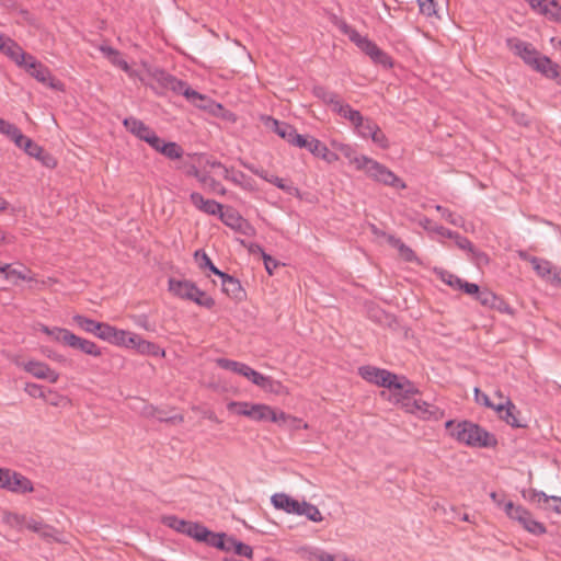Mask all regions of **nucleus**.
<instances>
[{
    "label": "nucleus",
    "instance_id": "1",
    "mask_svg": "<svg viewBox=\"0 0 561 561\" xmlns=\"http://www.w3.org/2000/svg\"><path fill=\"white\" fill-rule=\"evenodd\" d=\"M445 428L450 438L471 448H491L497 444L493 434L470 421L450 420Z\"/></svg>",
    "mask_w": 561,
    "mask_h": 561
},
{
    "label": "nucleus",
    "instance_id": "2",
    "mask_svg": "<svg viewBox=\"0 0 561 561\" xmlns=\"http://www.w3.org/2000/svg\"><path fill=\"white\" fill-rule=\"evenodd\" d=\"M194 176L214 192H222L221 185L215 180V176L224 178L244 188H252L251 179L241 171L228 169L222 163L214 159H206L203 169L194 168Z\"/></svg>",
    "mask_w": 561,
    "mask_h": 561
},
{
    "label": "nucleus",
    "instance_id": "3",
    "mask_svg": "<svg viewBox=\"0 0 561 561\" xmlns=\"http://www.w3.org/2000/svg\"><path fill=\"white\" fill-rule=\"evenodd\" d=\"M35 331L47 337L49 342L82 352L92 357H101L102 348L92 340L77 335L67 328L37 323Z\"/></svg>",
    "mask_w": 561,
    "mask_h": 561
},
{
    "label": "nucleus",
    "instance_id": "4",
    "mask_svg": "<svg viewBox=\"0 0 561 561\" xmlns=\"http://www.w3.org/2000/svg\"><path fill=\"white\" fill-rule=\"evenodd\" d=\"M353 164L359 171H364L371 180L391 186L397 190L405 188V183L397 176L391 170L380 162L360 154L353 160Z\"/></svg>",
    "mask_w": 561,
    "mask_h": 561
},
{
    "label": "nucleus",
    "instance_id": "5",
    "mask_svg": "<svg viewBox=\"0 0 561 561\" xmlns=\"http://www.w3.org/2000/svg\"><path fill=\"white\" fill-rule=\"evenodd\" d=\"M168 290L172 296L179 299L191 300L202 307L211 308L215 305L210 296L201 290L195 283L185 278H169Z\"/></svg>",
    "mask_w": 561,
    "mask_h": 561
},
{
    "label": "nucleus",
    "instance_id": "6",
    "mask_svg": "<svg viewBox=\"0 0 561 561\" xmlns=\"http://www.w3.org/2000/svg\"><path fill=\"white\" fill-rule=\"evenodd\" d=\"M340 31L348 37L363 53L370 57V59L380 64L383 67H392L391 57L380 49L373 41L367 36L359 34L354 27L345 22L339 25Z\"/></svg>",
    "mask_w": 561,
    "mask_h": 561
},
{
    "label": "nucleus",
    "instance_id": "7",
    "mask_svg": "<svg viewBox=\"0 0 561 561\" xmlns=\"http://www.w3.org/2000/svg\"><path fill=\"white\" fill-rule=\"evenodd\" d=\"M152 78L161 85L163 89L171 90L176 94L183 95L188 102L194 105H199V101H204L205 96L193 90L185 81L178 79L176 77L165 72L161 69H156L152 71Z\"/></svg>",
    "mask_w": 561,
    "mask_h": 561
},
{
    "label": "nucleus",
    "instance_id": "8",
    "mask_svg": "<svg viewBox=\"0 0 561 561\" xmlns=\"http://www.w3.org/2000/svg\"><path fill=\"white\" fill-rule=\"evenodd\" d=\"M504 511L511 519L516 520L526 531L537 536L546 533L545 525L536 520L525 507L507 501L504 505Z\"/></svg>",
    "mask_w": 561,
    "mask_h": 561
},
{
    "label": "nucleus",
    "instance_id": "9",
    "mask_svg": "<svg viewBox=\"0 0 561 561\" xmlns=\"http://www.w3.org/2000/svg\"><path fill=\"white\" fill-rule=\"evenodd\" d=\"M15 364L36 379L46 380L49 383H57L60 379V374L46 362L28 358L22 362L15 360Z\"/></svg>",
    "mask_w": 561,
    "mask_h": 561
},
{
    "label": "nucleus",
    "instance_id": "10",
    "mask_svg": "<svg viewBox=\"0 0 561 561\" xmlns=\"http://www.w3.org/2000/svg\"><path fill=\"white\" fill-rule=\"evenodd\" d=\"M161 523L180 534L194 538L195 540L207 539L208 529L198 523L184 520L175 515L162 516Z\"/></svg>",
    "mask_w": 561,
    "mask_h": 561
},
{
    "label": "nucleus",
    "instance_id": "11",
    "mask_svg": "<svg viewBox=\"0 0 561 561\" xmlns=\"http://www.w3.org/2000/svg\"><path fill=\"white\" fill-rule=\"evenodd\" d=\"M21 67L24 68L28 75L36 79L38 82L46 84L51 89L61 90L62 83L56 80L51 76L50 70L41 61H38L34 56L30 55L26 58L25 64H23Z\"/></svg>",
    "mask_w": 561,
    "mask_h": 561
},
{
    "label": "nucleus",
    "instance_id": "12",
    "mask_svg": "<svg viewBox=\"0 0 561 561\" xmlns=\"http://www.w3.org/2000/svg\"><path fill=\"white\" fill-rule=\"evenodd\" d=\"M242 377L251 381L253 385L260 387L266 392L274 394H288V389L278 380H274L270 376H265L249 365H247Z\"/></svg>",
    "mask_w": 561,
    "mask_h": 561
},
{
    "label": "nucleus",
    "instance_id": "13",
    "mask_svg": "<svg viewBox=\"0 0 561 561\" xmlns=\"http://www.w3.org/2000/svg\"><path fill=\"white\" fill-rule=\"evenodd\" d=\"M389 390L388 401L400 407L410 394H416L417 389L405 377L394 375V380L386 387Z\"/></svg>",
    "mask_w": 561,
    "mask_h": 561
},
{
    "label": "nucleus",
    "instance_id": "14",
    "mask_svg": "<svg viewBox=\"0 0 561 561\" xmlns=\"http://www.w3.org/2000/svg\"><path fill=\"white\" fill-rule=\"evenodd\" d=\"M354 128L359 137L370 138L381 149L389 147L388 138L373 119L363 116L360 123H357Z\"/></svg>",
    "mask_w": 561,
    "mask_h": 561
},
{
    "label": "nucleus",
    "instance_id": "15",
    "mask_svg": "<svg viewBox=\"0 0 561 561\" xmlns=\"http://www.w3.org/2000/svg\"><path fill=\"white\" fill-rule=\"evenodd\" d=\"M123 125L126 129L140 140L146 141L152 149L159 145V136L146 125L142 121L136 117H126L123 121Z\"/></svg>",
    "mask_w": 561,
    "mask_h": 561
},
{
    "label": "nucleus",
    "instance_id": "16",
    "mask_svg": "<svg viewBox=\"0 0 561 561\" xmlns=\"http://www.w3.org/2000/svg\"><path fill=\"white\" fill-rule=\"evenodd\" d=\"M135 332L116 328L105 322L103 331L99 334V339L105 341L116 347L128 348Z\"/></svg>",
    "mask_w": 561,
    "mask_h": 561
},
{
    "label": "nucleus",
    "instance_id": "17",
    "mask_svg": "<svg viewBox=\"0 0 561 561\" xmlns=\"http://www.w3.org/2000/svg\"><path fill=\"white\" fill-rule=\"evenodd\" d=\"M506 45L511 51L523 59L530 68L537 62L541 55L530 43L524 42L517 37L507 38Z\"/></svg>",
    "mask_w": 561,
    "mask_h": 561
},
{
    "label": "nucleus",
    "instance_id": "18",
    "mask_svg": "<svg viewBox=\"0 0 561 561\" xmlns=\"http://www.w3.org/2000/svg\"><path fill=\"white\" fill-rule=\"evenodd\" d=\"M8 492L24 495L34 491L33 482L22 473L9 468L3 489Z\"/></svg>",
    "mask_w": 561,
    "mask_h": 561
},
{
    "label": "nucleus",
    "instance_id": "19",
    "mask_svg": "<svg viewBox=\"0 0 561 561\" xmlns=\"http://www.w3.org/2000/svg\"><path fill=\"white\" fill-rule=\"evenodd\" d=\"M358 375L367 382L383 388L391 385V380H394V374L391 371L370 365L359 367Z\"/></svg>",
    "mask_w": 561,
    "mask_h": 561
},
{
    "label": "nucleus",
    "instance_id": "20",
    "mask_svg": "<svg viewBox=\"0 0 561 561\" xmlns=\"http://www.w3.org/2000/svg\"><path fill=\"white\" fill-rule=\"evenodd\" d=\"M230 229L243 236L251 237L254 228L240 215V213H214Z\"/></svg>",
    "mask_w": 561,
    "mask_h": 561
},
{
    "label": "nucleus",
    "instance_id": "21",
    "mask_svg": "<svg viewBox=\"0 0 561 561\" xmlns=\"http://www.w3.org/2000/svg\"><path fill=\"white\" fill-rule=\"evenodd\" d=\"M495 412L500 419L513 427H523L524 424L519 420V411L508 398H502L501 402L494 405Z\"/></svg>",
    "mask_w": 561,
    "mask_h": 561
},
{
    "label": "nucleus",
    "instance_id": "22",
    "mask_svg": "<svg viewBox=\"0 0 561 561\" xmlns=\"http://www.w3.org/2000/svg\"><path fill=\"white\" fill-rule=\"evenodd\" d=\"M0 51L7 55L19 67L25 64L26 58L30 56L15 41L3 35H0Z\"/></svg>",
    "mask_w": 561,
    "mask_h": 561
},
{
    "label": "nucleus",
    "instance_id": "23",
    "mask_svg": "<svg viewBox=\"0 0 561 561\" xmlns=\"http://www.w3.org/2000/svg\"><path fill=\"white\" fill-rule=\"evenodd\" d=\"M541 73L546 78L554 80L561 85V68L558 64L553 62L549 57L540 55L537 62L531 68Z\"/></svg>",
    "mask_w": 561,
    "mask_h": 561
},
{
    "label": "nucleus",
    "instance_id": "24",
    "mask_svg": "<svg viewBox=\"0 0 561 561\" xmlns=\"http://www.w3.org/2000/svg\"><path fill=\"white\" fill-rule=\"evenodd\" d=\"M0 275L4 277L5 280L11 282L16 285L20 280L22 282H32L34 280L31 271L26 267L18 268L9 263L0 262Z\"/></svg>",
    "mask_w": 561,
    "mask_h": 561
},
{
    "label": "nucleus",
    "instance_id": "25",
    "mask_svg": "<svg viewBox=\"0 0 561 561\" xmlns=\"http://www.w3.org/2000/svg\"><path fill=\"white\" fill-rule=\"evenodd\" d=\"M130 342L131 350H135L137 353L141 355H150L154 357H164L165 352L163 348L158 346L157 344L142 339L139 334L135 333L134 337Z\"/></svg>",
    "mask_w": 561,
    "mask_h": 561
},
{
    "label": "nucleus",
    "instance_id": "26",
    "mask_svg": "<svg viewBox=\"0 0 561 561\" xmlns=\"http://www.w3.org/2000/svg\"><path fill=\"white\" fill-rule=\"evenodd\" d=\"M271 503L276 510L284 511L287 514L297 515L299 513L301 501L280 492L271 496Z\"/></svg>",
    "mask_w": 561,
    "mask_h": 561
},
{
    "label": "nucleus",
    "instance_id": "27",
    "mask_svg": "<svg viewBox=\"0 0 561 561\" xmlns=\"http://www.w3.org/2000/svg\"><path fill=\"white\" fill-rule=\"evenodd\" d=\"M72 323L81 331L92 334L99 339V334L103 331L105 322L95 321L81 313H75L71 318Z\"/></svg>",
    "mask_w": 561,
    "mask_h": 561
},
{
    "label": "nucleus",
    "instance_id": "28",
    "mask_svg": "<svg viewBox=\"0 0 561 561\" xmlns=\"http://www.w3.org/2000/svg\"><path fill=\"white\" fill-rule=\"evenodd\" d=\"M99 49L112 65L121 68L130 78L136 77V71L129 67L128 62L123 58L122 54L117 49L107 45H101Z\"/></svg>",
    "mask_w": 561,
    "mask_h": 561
},
{
    "label": "nucleus",
    "instance_id": "29",
    "mask_svg": "<svg viewBox=\"0 0 561 561\" xmlns=\"http://www.w3.org/2000/svg\"><path fill=\"white\" fill-rule=\"evenodd\" d=\"M218 276L222 279L221 289L227 296L238 301L244 298L245 294L239 280L224 272Z\"/></svg>",
    "mask_w": 561,
    "mask_h": 561
},
{
    "label": "nucleus",
    "instance_id": "30",
    "mask_svg": "<svg viewBox=\"0 0 561 561\" xmlns=\"http://www.w3.org/2000/svg\"><path fill=\"white\" fill-rule=\"evenodd\" d=\"M153 149L171 160L181 159L184 153L181 146H179L176 142H165L161 138H159V145L157 147H153Z\"/></svg>",
    "mask_w": 561,
    "mask_h": 561
},
{
    "label": "nucleus",
    "instance_id": "31",
    "mask_svg": "<svg viewBox=\"0 0 561 561\" xmlns=\"http://www.w3.org/2000/svg\"><path fill=\"white\" fill-rule=\"evenodd\" d=\"M411 414H414L421 419H439L442 415L438 409L420 399H416Z\"/></svg>",
    "mask_w": 561,
    "mask_h": 561
},
{
    "label": "nucleus",
    "instance_id": "32",
    "mask_svg": "<svg viewBox=\"0 0 561 561\" xmlns=\"http://www.w3.org/2000/svg\"><path fill=\"white\" fill-rule=\"evenodd\" d=\"M312 94L323 103L331 106L332 111L339 105L341 98L333 91L323 85H314Z\"/></svg>",
    "mask_w": 561,
    "mask_h": 561
},
{
    "label": "nucleus",
    "instance_id": "33",
    "mask_svg": "<svg viewBox=\"0 0 561 561\" xmlns=\"http://www.w3.org/2000/svg\"><path fill=\"white\" fill-rule=\"evenodd\" d=\"M273 417L272 407L265 403L250 404L249 419L255 422H268Z\"/></svg>",
    "mask_w": 561,
    "mask_h": 561
},
{
    "label": "nucleus",
    "instance_id": "34",
    "mask_svg": "<svg viewBox=\"0 0 561 561\" xmlns=\"http://www.w3.org/2000/svg\"><path fill=\"white\" fill-rule=\"evenodd\" d=\"M530 265L539 277L551 284V278L556 270H553L549 261L543 259H531Z\"/></svg>",
    "mask_w": 561,
    "mask_h": 561
},
{
    "label": "nucleus",
    "instance_id": "35",
    "mask_svg": "<svg viewBox=\"0 0 561 561\" xmlns=\"http://www.w3.org/2000/svg\"><path fill=\"white\" fill-rule=\"evenodd\" d=\"M333 112L347 119L353 126L360 123L363 117L359 111L352 108L350 104L344 103L342 100Z\"/></svg>",
    "mask_w": 561,
    "mask_h": 561
},
{
    "label": "nucleus",
    "instance_id": "36",
    "mask_svg": "<svg viewBox=\"0 0 561 561\" xmlns=\"http://www.w3.org/2000/svg\"><path fill=\"white\" fill-rule=\"evenodd\" d=\"M297 515L306 516L309 520L314 523H320L323 520V516L319 508L306 501H301L299 506V513Z\"/></svg>",
    "mask_w": 561,
    "mask_h": 561
},
{
    "label": "nucleus",
    "instance_id": "37",
    "mask_svg": "<svg viewBox=\"0 0 561 561\" xmlns=\"http://www.w3.org/2000/svg\"><path fill=\"white\" fill-rule=\"evenodd\" d=\"M302 148H306L316 158L321 159L323 152L328 149V146L313 136H307Z\"/></svg>",
    "mask_w": 561,
    "mask_h": 561
},
{
    "label": "nucleus",
    "instance_id": "38",
    "mask_svg": "<svg viewBox=\"0 0 561 561\" xmlns=\"http://www.w3.org/2000/svg\"><path fill=\"white\" fill-rule=\"evenodd\" d=\"M385 237L387 239V242L391 247H393L394 249L398 250L400 256L403 260H405L408 262H412V261L416 260L414 252L409 247L403 244L400 240L393 238L392 236H385Z\"/></svg>",
    "mask_w": 561,
    "mask_h": 561
},
{
    "label": "nucleus",
    "instance_id": "39",
    "mask_svg": "<svg viewBox=\"0 0 561 561\" xmlns=\"http://www.w3.org/2000/svg\"><path fill=\"white\" fill-rule=\"evenodd\" d=\"M2 520L8 526L21 530L24 528V524L26 523V516L14 512L4 511L2 514Z\"/></svg>",
    "mask_w": 561,
    "mask_h": 561
},
{
    "label": "nucleus",
    "instance_id": "40",
    "mask_svg": "<svg viewBox=\"0 0 561 561\" xmlns=\"http://www.w3.org/2000/svg\"><path fill=\"white\" fill-rule=\"evenodd\" d=\"M216 364L220 368L229 370V371H231L233 374H237L239 376L243 375V371H244V369L247 367V364H244V363L237 362V360H231V359H228V358H217L216 359Z\"/></svg>",
    "mask_w": 561,
    "mask_h": 561
},
{
    "label": "nucleus",
    "instance_id": "41",
    "mask_svg": "<svg viewBox=\"0 0 561 561\" xmlns=\"http://www.w3.org/2000/svg\"><path fill=\"white\" fill-rule=\"evenodd\" d=\"M43 400L46 403H48L49 405L56 407V408L65 407L70 402V400L66 396L59 393L55 389H47L46 390V399H43Z\"/></svg>",
    "mask_w": 561,
    "mask_h": 561
},
{
    "label": "nucleus",
    "instance_id": "42",
    "mask_svg": "<svg viewBox=\"0 0 561 561\" xmlns=\"http://www.w3.org/2000/svg\"><path fill=\"white\" fill-rule=\"evenodd\" d=\"M250 404L249 401H229L227 409L232 415L249 417Z\"/></svg>",
    "mask_w": 561,
    "mask_h": 561
},
{
    "label": "nucleus",
    "instance_id": "43",
    "mask_svg": "<svg viewBox=\"0 0 561 561\" xmlns=\"http://www.w3.org/2000/svg\"><path fill=\"white\" fill-rule=\"evenodd\" d=\"M16 147L23 149L28 156L34 158H39V156L43 154V148L26 136H23V140L20 145H16Z\"/></svg>",
    "mask_w": 561,
    "mask_h": 561
},
{
    "label": "nucleus",
    "instance_id": "44",
    "mask_svg": "<svg viewBox=\"0 0 561 561\" xmlns=\"http://www.w3.org/2000/svg\"><path fill=\"white\" fill-rule=\"evenodd\" d=\"M524 497L542 510L546 504L548 505L551 502V496L537 490H529L527 494H524Z\"/></svg>",
    "mask_w": 561,
    "mask_h": 561
},
{
    "label": "nucleus",
    "instance_id": "45",
    "mask_svg": "<svg viewBox=\"0 0 561 561\" xmlns=\"http://www.w3.org/2000/svg\"><path fill=\"white\" fill-rule=\"evenodd\" d=\"M437 275L439 279L450 288L455 290H461L465 280L458 277L457 275H454L446 271H439Z\"/></svg>",
    "mask_w": 561,
    "mask_h": 561
},
{
    "label": "nucleus",
    "instance_id": "46",
    "mask_svg": "<svg viewBox=\"0 0 561 561\" xmlns=\"http://www.w3.org/2000/svg\"><path fill=\"white\" fill-rule=\"evenodd\" d=\"M351 556L345 552L330 553L327 551H317L312 554L314 561H350Z\"/></svg>",
    "mask_w": 561,
    "mask_h": 561
},
{
    "label": "nucleus",
    "instance_id": "47",
    "mask_svg": "<svg viewBox=\"0 0 561 561\" xmlns=\"http://www.w3.org/2000/svg\"><path fill=\"white\" fill-rule=\"evenodd\" d=\"M194 259H195V262H196V264L198 265L199 268H202V270L209 268L216 275L221 274V271H219L213 264L211 260L209 259V256L205 252L196 251L194 253Z\"/></svg>",
    "mask_w": 561,
    "mask_h": 561
},
{
    "label": "nucleus",
    "instance_id": "48",
    "mask_svg": "<svg viewBox=\"0 0 561 561\" xmlns=\"http://www.w3.org/2000/svg\"><path fill=\"white\" fill-rule=\"evenodd\" d=\"M268 183L275 185L276 187H278L279 190L284 191L289 195H295L298 193V190L293 185L290 181L278 178L275 174L271 175V179H268Z\"/></svg>",
    "mask_w": 561,
    "mask_h": 561
},
{
    "label": "nucleus",
    "instance_id": "49",
    "mask_svg": "<svg viewBox=\"0 0 561 561\" xmlns=\"http://www.w3.org/2000/svg\"><path fill=\"white\" fill-rule=\"evenodd\" d=\"M543 16L551 22L561 23V4L557 0L548 2Z\"/></svg>",
    "mask_w": 561,
    "mask_h": 561
},
{
    "label": "nucleus",
    "instance_id": "50",
    "mask_svg": "<svg viewBox=\"0 0 561 561\" xmlns=\"http://www.w3.org/2000/svg\"><path fill=\"white\" fill-rule=\"evenodd\" d=\"M420 12L427 18H437L436 0H417Z\"/></svg>",
    "mask_w": 561,
    "mask_h": 561
},
{
    "label": "nucleus",
    "instance_id": "51",
    "mask_svg": "<svg viewBox=\"0 0 561 561\" xmlns=\"http://www.w3.org/2000/svg\"><path fill=\"white\" fill-rule=\"evenodd\" d=\"M306 137L307 136L298 134L294 126H290L289 130L285 134V137L283 139H285L288 144H290L294 147L302 148V145H305Z\"/></svg>",
    "mask_w": 561,
    "mask_h": 561
},
{
    "label": "nucleus",
    "instance_id": "52",
    "mask_svg": "<svg viewBox=\"0 0 561 561\" xmlns=\"http://www.w3.org/2000/svg\"><path fill=\"white\" fill-rule=\"evenodd\" d=\"M46 390L42 385L35 382H26L24 391L32 398L46 399Z\"/></svg>",
    "mask_w": 561,
    "mask_h": 561
},
{
    "label": "nucleus",
    "instance_id": "53",
    "mask_svg": "<svg viewBox=\"0 0 561 561\" xmlns=\"http://www.w3.org/2000/svg\"><path fill=\"white\" fill-rule=\"evenodd\" d=\"M24 527L32 531L38 533L42 536H49L50 530H51L48 526L44 525L42 522L33 519V518H30V519L26 518V523L24 524Z\"/></svg>",
    "mask_w": 561,
    "mask_h": 561
},
{
    "label": "nucleus",
    "instance_id": "54",
    "mask_svg": "<svg viewBox=\"0 0 561 561\" xmlns=\"http://www.w3.org/2000/svg\"><path fill=\"white\" fill-rule=\"evenodd\" d=\"M192 199L196 206L201 205L202 210H222V206L218 203L206 201L199 194H192Z\"/></svg>",
    "mask_w": 561,
    "mask_h": 561
},
{
    "label": "nucleus",
    "instance_id": "55",
    "mask_svg": "<svg viewBox=\"0 0 561 561\" xmlns=\"http://www.w3.org/2000/svg\"><path fill=\"white\" fill-rule=\"evenodd\" d=\"M7 136L10 140L14 142V145H20V142L23 140V133L14 124L10 123L8 127L5 128L4 133L2 134Z\"/></svg>",
    "mask_w": 561,
    "mask_h": 561
},
{
    "label": "nucleus",
    "instance_id": "56",
    "mask_svg": "<svg viewBox=\"0 0 561 561\" xmlns=\"http://www.w3.org/2000/svg\"><path fill=\"white\" fill-rule=\"evenodd\" d=\"M225 539H226L225 534H214L208 530L207 539H204L203 541L224 551L226 548Z\"/></svg>",
    "mask_w": 561,
    "mask_h": 561
},
{
    "label": "nucleus",
    "instance_id": "57",
    "mask_svg": "<svg viewBox=\"0 0 561 561\" xmlns=\"http://www.w3.org/2000/svg\"><path fill=\"white\" fill-rule=\"evenodd\" d=\"M266 122L272 124L273 130L280 137L284 138L285 134L289 130L290 124L285 122H279L272 117H266Z\"/></svg>",
    "mask_w": 561,
    "mask_h": 561
},
{
    "label": "nucleus",
    "instance_id": "58",
    "mask_svg": "<svg viewBox=\"0 0 561 561\" xmlns=\"http://www.w3.org/2000/svg\"><path fill=\"white\" fill-rule=\"evenodd\" d=\"M272 414H273V417H270L268 422L275 423L277 425H283V426H287V424L289 423V420L291 417L290 414H287L284 411L274 409L273 407H272Z\"/></svg>",
    "mask_w": 561,
    "mask_h": 561
},
{
    "label": "nucleus",
    "instance_id": "59",
    "mask_svg": "<svg viewBox=\"0 0 561 561\" xmlns=\"http://www.w3.org/2000/svg\"><path fill=\"white\" fill-rule=\"evenodd\" d=\"M496 298L497 296L495 294H493L492 291L490 290H481L477 297V299L479 300V302L484 306V307H489V308H493L494 306V302L496 301Z\"/></svg>",
    "mask_w": 561,
    "mask_h": 561
},
{
    "label": "nucleus",
    "instance_id": "60",
    "mask_svg": "<svg viewBox=\"0 0 561 561\" xmlns=\"http://www.w3.org/2000/svg\"><path fill=\"white\" fill-rule=\"evenodd\" d=\"M333 146L345 157L350 160V162L353 164V160L355 158H359L360 156H357L355 152V149L346 144H333Z\"/></svg>",
    "mask_w": 561,
    "mask_h": 561
},
{
    "label": "nucleus",
    "instance_id": "61",
    "mask_svg": "<svg viewBox=\"0 0 561 561\" xmlns=\"http://www.w3.org/2000/svg\"><path fill=\"white\" fill-rule=\"evenodd\" d=\"M233 552L237 553L238 556H242L249 559L253 558L252 548L241 541H237Z\"/></svg>",
    "mask_w": 561,
    "mask_h": 561
},
{
    "label": "nucleus",
    "instance_id": "62",
    "mask_svg": "<svg viewBox=\"0 0 561 561\" xmlns=\"http://www.w3.org/2000/svg\"><path fill=\"white\" fill-rule=\"evenodd\" d=\"M474 398L479 404H483L493 410L494 405H496V403L491 402L490 398L485 393L481 392L478 388L474 389Z\"/></svg>",
    "mask_w": 561,
    "mask_h": 561
},
{
    "label": "nucleus",
    "instance_id": "63",
    "mask_svg": "<svg viewBox=\"0 0 561 561\" xmlns=\"http://www.w3.org/2000/svg\"><path fill=\"white\" fill-rule=\"evenodd\" d=\"M492 309H495L502 313H506V314H513L514 311H513V308L503 299L501 298H496V301L494 302V306Z\"/></svg>",
    "mask_w": 561,
    "mask_h": 561
},
{
    "label": "nucleus",
    "instance_id": "64",
    "mask_svg": "<svg viewBox=\"0 0 561 561\" xmlns=\"http://www.w3.org/2000/svg\"><path fill=\"white\" fill-rule=\"evenodd\" d=\"M551 502L550 504H546L543 506V510L546 511H553L554 513L557 514H561V497L559 496H551Z\"/></svg>",
    "mask_w": 561,
    "mask_h": 561
}]
</instances>
